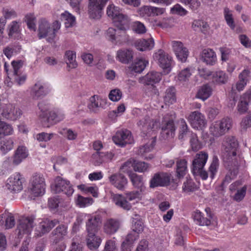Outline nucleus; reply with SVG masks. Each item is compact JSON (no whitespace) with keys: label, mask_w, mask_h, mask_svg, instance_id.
<instances>
[{"label":"nucleus","mask_w":251,"mask_h":251,"mask_svg":"<svg viewBox=\"0 0 251 251\" xmlns=\"http://www.w3.org/2000/svg\"><path fill=\"white\" fill-rule=\"evenodd\" d=\"M224 148L223 160L227 173L223 180L221 187L223 190L224 185L228 184L234 179L239 172V164L237 151L238 143L233 137H226L223 142Z\"/></svg>","instance_id":"1"},{"label":"nucleus","mask_w":251,"mask_h":251,"mask_svg":"<svg viewBox=\"0 0 251 251\" xmlns=\"http://www.w3.org/2000/svg\"><path fill=\"white\" fill-rule=\"evenodd\" d=\"M52 189L55 193L62 192L68 197L71 196L74 191L70 181L63 179L60 176H57L55 177L54 179V186Z\"/></svg>","instance_id":"2"},{"label":"nucleus","mask_w":251,"mask_h":251,"mask_svg":"<svg viewBox=\"0 0 251 251\" xmlns=\"http://www.w3.org/2000/svg\"><path fill=\"white\" fill-rule=\"evenodd\" d=\"M154 61H157L159 66L166 73H169L171 69L172 57L162 50H159L153 55Z\"/></svg>","instance_id":"3"},{"label":"nucleus","mask_w":251,"mask_h":251,"mask_svg":"<svg viewBox=\"0 0 251 251\" xmlns=\"http://www.w3.org/2000/svg\"><path fill=\"white\" fill-rule=\"evenodd\" d=\"M168 115L163 117L161 127V137L164 139L174 137L176 126L174 122V117H168Z\"/></svg>","instance_id":"4"},{"label":"nucleus","mask_w":251,"mask_h":251,"mask_svg":"<svg viewBox=\"0 0 251 251\" xmlns=\"http://www.w3.org/2000/svg\"><path fill=\"white\" fill-rule=\"evenodd\" d=\"M30 190L34 196L37 197L44 194L46 184L45 179L40 175H35L30 181Z\"/></svg>","instance_id":"5"},{"label":"nucleus","mask_w":251,"mask_h":251,"mask_svg":"<svg viewBox=\"0 0 251 251\" xmlns=\"http://www.w3.org/2000/svg\"><path fill=\"white\" fill-rule=\"evenodd\" d=\"M108 0H89L88 13L92 19H99Z\"/></svg>","instance_id":"6"},{"label":"nucleus","mask_w":251,"mask_h":251,"mask_svg":"<svg viewBox=\"0 0 251 251\" xmlns=\"http://www.w3.org/2000/svg\"><path fill=\"white\" fill-rule=\"evenodd\" d=\"M192 216L194 221L200 226H208L211 224L212 216L209 207L206 208L203 212L197 210Z\"/></svg>","instance_id":"7"},{"label":"nucleus","mask_w":251,"mask_h":251,"mask_svg":"<svg viewBox=\"0 0 251 251\" xmlns=\"http://www.w3.org/2000/svg\"><path fill=\"white\" fill-rule=\"evenodd\" d=\"M59 223L57 220H50L46 219L41 222L35 227L34 235L35 237H40L48 233Z\"/></svg>","instance_id":"8"},{"label":"nucleus","mask_w":251,"mask_h":251,"mask_svg":"<svg viewBox=\"0 0 251 251\" xmlns=\"http://www.w3.org/2000/svg\"><path fill=\"white\" fill-rule=\"evenodd\" d=\"M38 36L39 39L48 37L47 40L51 42L54 38V32L52 30L50 24L45 19L39 22Z\"/></svg>","instance_id":"9"},{"label":"nucleus","mask_w":251,"mask_h":251,"mask_svg":"<svg viewBox=\"0 0 251 251\" xmlns=\"http://www.w3.org/2000/svg\"><path fill=\"white\" fill-rule=\"evenodd\" d=\"M170 175L166 173H158L154 175L150 181V187L165 186L170 184Z\"/></svg>","instance_id":"10"},{"label":"nucleus","mask_w":251,"mask_h":251,"mask_svg":"<svg viewBox=\"0 0 251 251\" xmlns=\"http://www.w3.org/2000/svg\"><path fill=\"white\" fill-rule=\"evenodd\" d=\"M112 139L116 145L121 147H124L126 144H131L133 141L131 132L128 130L117 131L115 135L113 137Z\"/></svg>","instance_id":"11"},{"label":"nucleus","mask_w":251,"mask_h":251,"mask_svg":"<svg viewBox=\"0 0 251 251\" xmlns=\"http://www.w3.org/2000/svg\"><path fill=\"white\" fill-rule=\"evenodd\" d=\"M188 120L193 128L198 129H201L206 124L204 116L198 111L191 112Z\"/></svg>","instance_id":"12"},{"label":"nucleus","mask_w":251,"mask_h":251,"mask_svg":"<svg viewBox=\"0 0 251 251\" xmlns=\"http://www.w3.org/2000/svg\"><path fill=\"white\" fill-rule=\"evenodd\" d=\"M102 224L101 216L96 215L91 216L86 223L87 234H96Z\"/></svg>","instance_id":"13"},{"label":"nucleus","mask_w":251,"mask_h":251,"mask_svg":"<svg viewBox=\"0 0 251 251\" xmlns=\"http://www.w3.org/2000/svg\"><path fill=\"white\" fill-rule=\"evenodd\" d=\"M174 51L176 57L182 62L186 61L188 56V50L180 41H174L172 43Z\"/></svg>","instance_id":"14"},{"label":"nucleus","mask_w":251,"mask_h":251,"mask_svg":"<svg viewBox=\"0 0 251 251\" xmlns=\"http://www.w3.org/2000/svg\"><path fill=\"white\" fill-rule=\"evenodd\" d=\"M208 154L204 151H201L197 153L192 162L193 173L199 172L202 169L208 159Z\"/></svg>","instance_id":"15"},{"label":"nucleus","mask_w":251,"mask_h":251,"mask_svg":"<svg viewBox=\"0 0 251 251\" xmlns=\"http://www.w3.org/2000/svg\"><path fill=\"white\" fill-rule=\"evenodd\" d=\"M7 188L13 191H19L23 189L22 177L19 173L11 176L7 181Z\"/></svg>","instance_id":"16"},{"label":"nucleus","mask_w":251,"mask_h":251,"mask_svg":"<svg viewBox=\"0 0 251 251\" xmlns=\"http://www.w3.org/2000/svg\"><path fill=\"white\" fill-rule=\"evenodd\" d=\"M162 75L161 73L151 71L149 72L142 78V82L144 85H151L152 88H156L154 84L158 83L161 79Z\"/></svg>","instance_id":"17"},{"label":"nucleus","mask_w":251,"mask_h":251,"mask_svg":"<svg viewBox=\"0 0 251 251\" xmlns=\"http://www.w3.org/2000/svg\"><path fill=\"white\" fill-rule=\"evenodd\" d=\"M110 182L115 187L123 190L127 183V180L121 173H115L109 177Z\"/></svg>","instance_id":"18"},{"label":"nucleus","mask_w":251,"mask_h":251,"mask_svg":"<svg viewBox=\"0 0 251 251\" xmlns=\"http://www.w3.org/2000/svg\"><path fill=\"white\" fill-rule=\"evenodd\" d=\"M22 114V111L19 108L10 104L7 106L6 109L2 113L5 118L11 120H16Z\"/></svg>","instance_id":"19"},{"label":"nucleus","mask_w":251,"mask_h":251,"mask_svg":"<svg viewBox=\"0 0 251 251\" xmlns=\"http://www.w3.org/2000/svg\"><path fill=\"white\" fill-rule=\"evenodd\" d=\"M130 21V19L126 15H124L121 13L114 19L113 23L115 27L124 31L125 33V31L129 27Z\"/></svg>","instance_id":"20"},{"label":"nucleus","mask_w":251,"mask_h":251,"mask_svg":"<svg viewBox=\"0 0 251 251\" xmlns=\"http://www.w3.org/2000/svg\"><path fill=\"white\" fill-rule=\"evenodd\" d=\"M120 227V221L115 219L109 218L107 219L104 223V231L109 234H112L116 232Z\"/></svg>","instance_id":"21"},{"label":"nucleus","mask_w":251,"mask_h":251,"mask_svg":"<svg viewBox=\"0 0 251 251\" xmlns=\"http://www.w3.org/2000/svg\"><path fill=\"white\" fill-rule=\"evenodd\" d=\"M34 219L32 218H27L22 221L17 227L18 236H20L24 234H29L33 227Z\"/></svg>","instance_id":"22"},{"label":"nucleus","mask_w":251,"mask_h":251,"mask_svg":"<svg viewBox=\"0 0 251 251\" xmlns=\"http://www.w3.org/2000/svg\"><path fill=\"white\" fill-rule=\"evenodd\" d=\"M156 124V121L151 119L149 116L145 117L137 123L138 126L144 132V134L154 128Z\"/></svg>","instance_id":"23"},{"label":"nucleus","mask_w":251,"mask_h":251,"mask_svg":"<svg viewBox=\"0 0 251 251\" xmlns=\"http://www.w3.org/2000/svg\"><path fill=\"white\" fill-rule=\"evenodd\" d=\"M117 58L122 63L128 64L133 59V52L129 49H122L117 51Z\"/></svg>","instance_id":"24"},{"label":"nucleus","mask_w":251,"mask_h":251,"mask_svg":"<svg viewBox=\"0 0 251 251\" xmlns=\"http://www.w3.org/2000/svg\"><path fill=\"white\" fill-rule=\"evenodd\" d=\"M48 93L44 87L39 83H36L31 89V95L34 100L43 98Z\"/></svg>","instance_id":"25"},{"label":"nucleus","mask_w":251,"mask_h":251,"mask_svg":"<svg viewBox=\"0 0 251 251\" xmlns=\"http://www.w3.org/2000/svg\"><path fill=\"white\" fill-rule=\"evenodd\" d=\"M136 49L140 51L150 50L154 46V41L152 38L149 39H141L135 42Z\"/></svg>","instance_id":"26"},{"label":"nucleus","mask_w":251,"mask_h":251,"mask_svg":"<svg viewBox=\"0 0 251 251\" xmlns=\"http://www.w3.org/2000/svg\"><path fill=\"white\" fill-rule=\"evenodd\" d=\"M101 242L100 238L96 234H87L86 243L88 248L91 250L97 249Z\"/></svg>","instance_id":"27"},{"label":"nucleus","mask_w":251,"mask_h":251,"mask_svg":"<svg viewBox=\"0 0 251 251\" xmlns=\"http://www.w3.org/2000/svg\"><path fill=\"white\" fill-rule=\"evenodd\" d=\"M201 59L207 64L213 65L216 61V55L215 52L210 49H204L201 54Z\"/></svg>","instance_id":"28"},{"label":"nucleus","mask_w":251,"mask_h":251,"mask_svg":"<svg viewBox=\"0 0 251 251\" xmlns=\"http://www.w3.org/2000/svg\"><path fill=\"white\" fill-rule=\"evenodd\" d=\"M51 234L54 236V242L56 244L66 236L67 227L65 225H60L53 230Z\"/></svg>","instance_id":"29"},{"label":"nucleus","mask_w":251,"mask_h":251,"mask_svg":"<svg viewBox=\"0 0 251 251\" xmlns=\"http://www.w3.org/2000/svg\"><path fill=\"white\" fill-rule=\"evenodd\" d=\"M148 63V62L143 58H137L129 69L131 72L140 73L145 69Z\"/></svg>","instance_id":"30"},{"label":"nucleus","mask_w":251,"mask_h":251,"mask_svg":"<svg viewBox=\"0 0 251 251\" xmlns=\"http://www.w3.org/2000/svg\"><path fill=\"white\" fill-rule=\"evenodd\" d=\"M114 201L116 205L126 210H129L131 208V205L128 202L126 197L121 195H115L113 198Z\"/></svg>","instance_id":"31"},{"label":"nucleus","mask_w":251,"mask_h":251,"mask_svg":"<svg viewBox=\"0 0 251 251\" xmlns=\"http://www.w3.org/2000/svg\"><path fill=\"white\" fill-rule=\"evenodd\" d=\"M130 180L133 185L137 189H140L141 192H144L145 186H144L143 177L141 176L132 173L129 175Z\"/></svg>","instance_id":"32"},{"label":"nucleus","mask_w":251,"mask_h":251,"mask_svg":"<svg viewBox=\"0 0 251 251\" xmlns=\"http://www.w3.org/2000/svg\"><path fill=\"white\" fill-rule=\"evenodd\" d=\"M28 155L26 148L24 146L19 147L15 151L13 157V163L15 165L20 164L23 159Z\"/></svg>","instance_id":"33"},{"label":"nucleus","mask_w":251,"mask_h":251,"mask_svg":"<svg viewBox=\"0 0 251 251\" xmlns=\"http://www.w3.org/2000/svg\"><path fill=\"white\" fill-rule=\"evenodd\" d=\"M164 100L166 104L170 105L176 101V90L174 87L168 88L164 96Z\"/></svg>","instance_id":"34"},{"label":"nucleus","mask_w":251,"mask_h":251,"mask_svg":"<svg viewBox=\"0 0 251 251\" xmlns=\"http://www.w3.org/2000/svg\"><path fill=\"white\" fill-rule=\"evenodd\" d=\"M13 144L14 141L10 138L0 139V150L3 153H5L13 148Z\"/></svg>","instance_id":"35"},{"label":"nucleus","mask_w":251,"mask_h":251,"mask_svg":"<svg viewBox=\"0 0 251 251\" xmlns=\"http://www.w3.org/2000/svg\"><path fill=\"white\" fill-rule=\"evenodd\" d=\"M125 34L124 31L117 28H109L106 32V35L108 39L111 41H116L119 39V37H121Z\"/></svg>","instance_id":"36"},{"label":"nucleus","mask_w":251,"mask_h":251,"mask_svg":"<svg viewBox=\"0 0 251 251\" xmlns=\"http://www.w3.org/2000/svg\"><path fill=\"white\" fill-rule=\"evenodd\" d=\"M187 170V161L185 159H180L176 161V176L178 178L183 177Z\"/></svg>","instance_id":"37"},{"label":"nucleus","mask_w":251,"mask_h":251,"mask_svg":"<svg viewBox=\"0 0 251 251\" xmlns=\"http://www.w3.org/2000/svg\"><path fill=\"white\" fill-rule=\"evenodd\" d=\"M211 92L212 89L207 84L204 85L198 91L197 97L204 101L210 97Z\"/></svg>","instance_id":"38"},{"label":"nucleus","mask_w":251,"mask_h":251,"mask_svg":"<svg viewBox=\"0 0 251 251\" xmlns=\"http://www.w3.org/2000/svg\"><path fill=\"white\" fill-rule=\"evenodd\" d=\"M228 79L226 73L223 71L213 72L212 80L218 83L224 84Z\"/></svg>","instance_id":"39"},{"label":"nucleus","mask_w":251,"mask_h":251,"mask_svg":"<svg viewBox=\"0 0 251 251\" xmlns=\"http://www.w3.org/2000/svg\"><path fill=\"white\" fill-rule=\"evenodd\" d=\"M223 127L221 126L219 121L215 122L210 127V132L214 136L219 137L225 134Z\"/></svg>","instance_id":"40"},{"label":"nucleus","mask_w":251,"mask_h":251,"mask_svg":"<svg viewBox=\"0 0 251 251\" xmlns=\"http://www.w3.org/2000/svg\"><path fill=\"white\" fill-rule=\"evenodd\" d=\"M156 142L155 137L151 138V143H147L145 145L140 147L138 151V154L141 156H145L146 153L151 151L153 148Z\"/></svg>","instance_id":"41"},{"label":"nucleus","mask_w":251,"mask_h":251,"mask_svg":"<svg viewBox=\"0 0 251 251\" xmlns=\"http://www.w3.org/2000/svg\"><path fill=\"white\" fill-rule=\"evenodd\" d=\"M198 188L197 186L193 180L187 178L186 181L184 182L182 186L183 192L187 193L195 192Z\"/></svg>","instance_id":"42"},{"label":"nucleus","mask_w":251,"mask_h":251,"mask_svg":"<svg viewBox=\"0 0 251 251\" xmlns=\"http://www.w3.org/2000/svg\"><path fill=\"white\" fill-rule=\"evenodd\" d=\"M143 9L145 13L150 16H157L163 14L164 12L163 8L152 6H145Z\"/></svg>","instance_id":"43"},{"label":"nucleus","mask_w":251,"mask_h":251,"mask_svg":"<svg viewBox=\"0 0 251 251\" xmlns=\"http://www.w3.org/2000/svg\"><path fill=\"white\" fill-rule=\"evenodd\" d=\"M61 19L64 21L66 27L73 26L75 22V17L67 12L61 14Z\"/></svg>","instance_id":"44"},{"label":"nucleus","mask_w":251,"mask_h":251,"mask_svg":"<svg viewBox=\"0 0 251 251\" xmlns=\"http://www.w3.org/2000/svg\"><path fill=\"white\" fill-rule=\"evenodd\" d=\"M224 13L225 19L227 24L232 29H234L235 27V24L231 13V11H230L228 8L225 7L224 8Z\"/></svg>","instance_id":"45"},{"label":"nucleus","mask_w":251,"mask_h":251,"mask_svg":"<svg viewBox=\"0 0 251 251\" xmlns=\"http://www.w3.org/2000/svg\"><path fill=\"white\" fill-rule=\"evenodd\" d=\"M190 143L192 150L194 151H197L202 148L201 143L195 133L191 134Z\"/></svg>","instance_id":"46"},{"label":"nucleus","mask_w":251,"mask_h":251,"mask_svg":"<svg viewBox=\"0 0 251 251\" xmlns=\"http://www.w3.org/2000/svg\"><path fill=\"white\" fill-rule=\"evenodd\" d=\"M65 56L68 59L67 64L69 67L72 68H75L77 67V64L75 61V54L71 50L66 51Z\"/></svg>","instance_id":"47"},{"label":"nucleus","mask_w":251,"mask_h":251,"mask_svg":"<svg viewBox=\"0 0 251 251\" xmlns=\"http://www.w3.org/2000/svg\"><path fill=\"white\" fill-rule=\"evenodd\" d=\"M133 169L136 172H143L148 169L149 164L145 162L139 161L134 159L133 161Z\"/></svg>","instance_id":"48"},{"label":"nucleus","mask_w":251,"mask_h":251,"mask_svg":"<svg viewBox=\"0 0 251 251\" xmlns=\"http://www.w3.org/2000/svg\"><path fill=\"white\" fill-rule=\"evenodd\" d=\"M221 126L223 127V131L225 133H226L232 126V120L229 117H225L219 121Z\"/></svg>","instance_id":"49"},{"label":"nucleus","mask_w":251,"mask_h":251,"mask_svg":"<svg viewBox=\"0 0 251 251\" xmlns=\"http://www.w3.org/2000/svg\"><path fill=\"white\" fill-rule=\"evenodd\" d=\"M121 13V12L119 11V8L116 7L113 4H110L107 8V14L108 16L111 17L113 20Z\"/></svg>","instance_id":"50"},{"label":"nucleus","mask_w":251,"mask_h":251,"mask_svg":"<svg viewBox=\"0 0 251 251\" xmlns=\"http://www.w3.org/2000/svg\"><path fill=\"white\" fill-rule=\"evenodd\" d=\"M132 29L137 34H144L146 33L147 31L145 25L139 21H136L133 23Z\"/></svg>","instance_id":"51"},{"label":"nucleus","mask_w":251,"mask_h":251,"mask_svg":"<svg viewBox=\"0 0 251 251\" xmlns=\"http://www.w3.org/2000/svg\"><path fill=\"white\" fill-rule=\"evenodd\" d=\"M38 106L40 110L39 117L41 119H44L47 116V113L49 111L48 106L44 101L40 102Z\"/></svg>","instance_id":"52"},{"label":"nucleus","mask_w":251,"mask_h":251,"mask_svg":"<svg viewBox=\"0 0 251 251\" xmlns=\"http://www.w3.org/2000/svg\"><path fill=\"white\" fill-rule=\"evenodd\" d=\"M104 152H96L92 155L93 163L95 166H100L105 162L106 159H104Z\"/></svg>","instance_id":"53"},{"label":"nucleus","mask_w":251,"mask_h":251,"mask_svg":"<svg viewBox=\"0 0 251 251\" xmlns=\"http://www.w3.org/2000/svg\"><path fill=\"white\" fill-rule=\"evenodd\" d=\"M219 166V160L217 156H214L212 162L209 168L210 177L213 178L217 172V168Z\"/></svg>","instance_id":"54"},{"label":"nucleus","mask_w":251,"mask_h":251,"mask_svg":"<svg viewBox=\"0 0 251 251\" xmlns=\"http://www.w3.org/2000/svg\"><path fill=\"white\" fill-rule=\"evenodd\" d=\"M144 192L140 191H136L127 193L126 194V199L129 201H132L135 200H141Z\"/></svg>","instance_id":"55"},{"label":"nucleus","mask_w":251,"mask_h":251,"mask_svg":"<svg viewBox=\"0 0 251 251\" xmlns=\"http://www.w3.org/2000/svg\"><path fill=\"white\" fill-rule=\"evenodd\" d=\"M25 21L26 22L28 27L34 31L36 29V18L34 15L32 14H27L25 16Z\"/></svg>","instance_id":"56"},{"label":"nucleus","mask_w":251,"mask_h":251,"mask_svg":"<svg viewBox=\"0 0 251 251\" xmlns=\"http://www.w3.org/2000/svg\"><path fill=\"white\" fill-rule=\"evenodd\" d=\"M247 186L245 185L240 189H238L234 196L233 199L236 201H241L245 197L247 191Z\"/></svg>","instance_id":"57"},{"label":"nucleus","mask_w":251,"mask_h":251,"mask_svg":"<svg viewBox=\"0 0 251 251\" xmlns=\"http://www.w3.org/2000/svg\"><path fill=\"white\" fill-rule=\"evenodd\" d=\"M93 202V199L90 198H85L80 195L78 196L76 203L80 207H85Z\"/></svg>","instance_id":"58"},{"label":"nucleus","mask_w":251,"mask_h":251,"mask_svg":"<svg viewBox=\"0 0 251 251\" xmlns=\"http://www.w3.org/2000/svg\"><path fill=\"white\" fill-rule=\"evenodd\" d=\"M191 75L190 70L188 68H185L182 70L178 75V79L180 81H187Z\"/></svg>","instance_id":"59"},{"label":"nucleus","mask_w":251,"mask_h":251,"mask_svg":"<svg viewBox=\"0 0 251 251\" xmlns=\"http://www.w3.org/2000/svg\"><path fill=\"white\" fill-rule=\"evenodd\" d=\"M122 96V92L119 89H113L110 91L109 98L112 101H117L121 99Z\"/></svg>","instance_id":"60"},{"label":"nucleus","mask_w":251,"mask_h":251,"mask_svg":"<svg viewBox=\"0 0 251 251\" xmlns=\"http://www.w3.org/2000/svg\"><path fill=\"white\" fill-rule=\"evenodd\" d=\"M98 98V96L94 95L90 98V104H88V107L89 109L94 112H96L97 109L100 107L99 102L96 100V98Z\"/></svg>","instance_id":"61"},{"label":"nucleus","mask_w":251,"mask_h":251,"mask_svg":"<svg viewBox=\"0 0 251 251\" xmlns=\"http://www.w3.org/2000/svg\"><path fill=\"white\" fill-rule=\"evenodd\" d=\"M171 11L173 14H177L181 16H185L187 13V10L178 4H176L172 7L171 9Z\"/></svg>","instance_id":"62"},{"label":"nucleus","mask_w":251,"mask_h":251,"mask_svg":"<svg viewBox=\"0 0 251 251\" xmlns=\"http://www.w3.org/2000/svg\"><path fill=\"white\" fill-rule=\"evenodd\" d=\"M185 4L189 5L190 7L193 10L197 9L201 5V2L198 0H180Z\"/></svg>","instance_id":"63"},{"label":"nucleus","mask_w":251,"mask_h":251,"mask_svg":"<svg viewBox=\"0 0 251 251\" xmlns=\"http://www.w3.org/2000/svg\"><path fill=\"white\" fill-rule=\"evenodd\" d=\"M104 250L107 251H118L115 241L112 239L107 240L105 244Z\"/></svg>","instance_id":"64"}]
</instances>
